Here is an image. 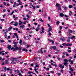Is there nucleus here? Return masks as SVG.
I'll return each instance as SVG.
<instances>
[{"label":"nucleus","instance_id":"nucleus-1","mask_svg":"<svg viewBox=\"0 0 76 76\" xmlns=\"http://www.w3.org/2000/svg\"><path fill=\"white\" fill-rule=\"evenodd\" d=\"M64 62L63 63L64 65L66 67H68V66L67 65V64H68V63H67L68 60L66 59H64Z\"/></svg>","mask_w":76,"mask_h":76},{"label":"nucleus","instance_id":"nucleus-2","mask_svg":"<svg viewBox=\"0 0 76 76\" xmlns=\"http://www.w3.org/2000/svg\"><path fill=\"white\" fill-rule=\"evenodd\" d=\"M13 47H15V48L13 47L11 49V50H13V51H15L18 50V47H17L16 45H14Z\"/></svg>","mask_w":76,"mask_h":76},{"label":"nucleus","instance_id":"nucleus-3","mask_svg":"<svg viewBox=\"0 0 76 76\" xmlns=\"http://www.w3.org/2000/svg\"><path fill=\"white\" fill-rule=\"evenodd\" d=\"M39 67V65H38V64H36V66H35L34 69V71L36 73H37V74H38V72L37 71V67Z\"/></svg>","mask_w":76,"mask_h":76},{"label":"nucleus","instance_id":"nucleus-4","mask_svg":"<svg viewBox=\"0 0 76 76\" xmlns=\"http://www.w3.org/2000/svg\"><path fill=\"white\" fill-rule=\"evenodd\" d=\"M17 60V59L16 58H11V61H16Z\"/></svg>","mask_w":76,"mask_h":76},{"label":"nucleus","instance_id":"nucleus-5","mask_svg":"<svg viewBox=\"0 0 76 76\" xmlns=\"http://www.w3.org/2000/svg\"><path fill=\"white\" fill-rule=\"evenodd\" d=\"M18 25V23L17 21H15L14 22V24H13V25L15 26H17Z\"/></svg>","mask_w":76,"mask_h":76},{"label":"nucleus","instance_id":"nucleus-6","mask_svg":"<svg viewBox=\"0 0 76 76\" xmlns=\"http://www.w3.org/2000/svg\"><path fill=\"white\" fill-rule=\"evenodd\" d=\"M9 59H7L5 61V63L6 64H9Z\"/></svg>","mask_w":76,"mask_h":76},{"label":"nucleus","instance_id":"nucleus-7","mask_svg":"<svg viewBox=\"0 0 76 76\" xmlns=\"http://www.w3.org/2000/svg\"><path fill=\"white\" fill-rule=\"evenodd\" d=\"M52 30V27L51 26H49V29H48V32H50Z\"/></svg>","mask_w":76,"mask_h":76},{"label":"nucleus","instance_id":"nucleus-8","mask_svg":"<svg viewBox=\"0 0 76 76\" xmlns=\"http://www.w3.org/2000/svg\"><path fill=\"white\" fill-rule=\"evenodd\" d=\"M59 67L60 68H61V69H63L64 68V65L62 66L61 64H59Z\"/></svg>","mask_w":76,"mask_h":76},{"label":"nucleus","instance_id":"nucleus-9","mask_svg":"<svg viewBox=\"0 0 76 76\" xmlns=\"http://www.w3.org/2000/svg\"><path fill=\"white\" fill-rule=\"evenodd\" d=\"M18 3H19V5H22V3L20 2V0H18Z\"/></svg>","mask_w":76,"mask_h":76},{"label":"nucleus","instance_id":"nucleus-10","mask_svg":"<svg viewBox=\"0 0 76 76\" xmlns=\"http://www.w3.org/2000/svg\"><path fill=\"white\" fill-rule=\"evenodd\" d=\"M72 44H66V46L67 47H68V46H72Z\"/></svg>","mask_w":76,"mask_h":76},{"label":"nucleus","instance_id":"nucleus-11","mask_svg":"<svg viewBox=\"0 0 76 76\" xmlns=\"http://www.w3.org/2000/svg\"><path fill=\"white\" fill-rule=\"evenodd\" d=\"M60 16L61 17V18H63V17L64 16V14L63 13H61L60 14Z\"/></svg>","mask_w":76,"mask_h":76},{"label":"nucleus","instance_id":"nucleus-12","mask_svg":"<svg viewBox=\"0 0 76 76\" xmlns=\"http://www.w3.org/2000/svg\"><path fill=\"white\" fill-rule=\"evenodd\" d=\"M51 62H50V63H51V65H54V64H53V63H55V62H54L52 60L51 61ZM52 62H53V63H52Z\"/></svg>","mask_w":76,"mask_h":76},{"label":"nucleus","instance_id":"nucleus-13","mask_svg":"<svg viewBox=\"0 0 76 76\" xmlns=\"http://www.w3.org/2000/svg\"><path fill=\"white\" fill-rule=\"evenodd\" d=\"M22 50L23 51H26L27 52V51H28V50H27V49L26 48H23L22 49Z\"/></svg>","mask_w":76,"mask_h":76},{"label":"nucleus","instance_id":"nucleus-14","mask_svg":"<svg viewBox=\"0 0 76 76\" xmlns=\"http://www.w3.org/2000/svg\"><path fill=\"white\" fill-rule=\"evenodd\" d=\"M56 6L57 7H60V5L58 4V3H57L56 4Z\"/></svg>","mask_w":76,"mask_h":76},{"label":"nucleus","instance_id":"nucleus-15","mask_svg":"<svg viewBox=\"0 0 76 76\" xmlns=\"http://www.w3.org/2000/svg\"><path fill=\"white\" fill-rule=\"evenodd\" d=\"M14 35H15L16 37V38H18V34L17 33H14Z\"/></svg>","mask_w":76,"mask_h":76},{"label":"nucleus","instance_id":"nucleus-16","mask_svg":"<svg viewBox=\"0 0 76 76\" xmlns=\"http://www.w3.org/2000/svg\"><path fill=\"white\" fill-rule=\"evenodd\" d=\"M11 47H12V46L11 45H9L7 47V48L8 50H10V49L11 48Z\"/></svg>","mask_w":76,"mask_h":76},{"label":"nucleus","instance_id":"nucleus-17","mask_svg":"<svg viewBox=\"0 0 76 76\" xmlns=\"http://www.w3.org/2000/svg\"><path fill=\"white\" fill-rule=\"evenodd\" d=\"M52 48H53V50H56V46H52Z\"/></svg>","mask_w":76,"mask_h":76},{"label":"nucleus","instance_id":"nucleus-18","mask_svg":"<svg viewBox=\"0 0 76 76\" xmlns=\"http://www.w3.org/2000/svg\"><path fill=\"white\" fill-rule=\"evenodd\" d=\"M60 40L64 41H65V39H64V38H61Z\"/></svg>","mask_w":76,"mask_h":76},{"label":"nucleus","instance_id":"nucleus-19","mask_svg":"<svg viewBox=\"0 0 76 76\" xmlns=\"http://www.w3.org/2000/svg\"><path fill=\"white\" fill-rule=\"evenodd\" d=\"M13 43L14 44H15V45H16L17 44H18V42H15V41L14 40L13 42Z\"/></svg>","mask_w":76,"mask_h":76},{"label":"nucleus","instance_id":"nucleus-20","mask_svg":"<svg viewBox=\"0 0 76 76\" xmlns=\"http://www.w3.org/2000/svg\"><path fill=\"white\" fill-rule=\"evenodd\" d=\"M20 28H22V29H23V28H25V25L20 26Z\"/></svg>","mask_w":76,"mask_h":76},{"label":"nucleus","instance_id":"nucleus-21","mask_svg":"<svg viewBox=\"0 0 76 76\" xmlns=\"http://www.w3.org/2000/svg\"><path fill=\"white\" fill-rule=\"evenodd\" d=\"M48 40L50 41V42H51L52 44H54V42L51 39H48Z\"/></svg>","mask_w":76,"mask_h":76},{"label":"nucleus","instance_id":"nucleus-22","mask_svg":"<svg viewBox=\"0 0 76 76\" xmlns=\"http://www.w3.org/2000/svg\"><path fill=\"white\" fill-rule=\"evenodd\" d=\"M69 7L70 9H71V8H72V7H73V6L72 5H69Z\"/></svg>","mask_w":76,"mask_h":76},{"label":"nucleus","instance_id":"nucleus-23","mask_svg":"<svg viewBox=\"0 0 76 76\" xmlns=\"http://www.w3.org/2000/svg\"><path fill=\"white\" fill-rule=\"evenodd\" d=\"M26 22H27V21H25L24 22H23V23L24 25H26Z\"/></svg>","mask_w":76,"mask_h":76},{"label":"nucleus","instance_id":"nucleus-24","mask_svg":"<svg viewBox=\"0 0 76 76\" xmlns=\"http://www.w3.org/2000/svg\"><path fill=\"white\" fill-rule=\"evenodd\" d=\"M39 27H37V28H36L35 29L36 31H38L39 30Z\"/></svg>","mask_w":76,"mask_h":76},{"label":"nucleus","instance_id":"nucleus-25","mask_svg":"<svg viewBox=\"0 0 76 76\" xmlns=\"http://www.w3.org/2000/svg\"><path fill=\"white\" fill-rule=\"evenodd\" d=\"M11 64H16V62L14 61H12L11 62Z\"/></svg>","mask_w":76,"mask_h":76},{"label":"nucleus","instance_id":"nucleus-26","mask_svg":"<svg viewBox=\"0 0 76 76\" xmlns=\"http://www.w3.org/2000/svg\"><path fill=\"white\" fill-rule=\"evenodd\" d=\"M12 29V27H9L8 28L9 31H10V30H11Z\"/></svg>","mask_w":76,"mask_h":76},{"label":"nucleus","instance_id":"nucleus-27","mask_svg":"<svg viewBox=\"0 0 76 76\" xmlns=\"http://www.w3.org/2000/svg\"><path fill=\"white\" fill-rule=\"evenodd\" d=\"M68 32H69V33H72V32H73V31L72 30H69V31Z\"/></svg>","mask_w":76,"mask_h":76},{"label":"nucleus","instance_id":"nucleus-28","mask_svg":"<svg viewBox=\"0 0 76 76\" xmlns=\"http://www.w3.org/2000/svg\"><path fill=\"white\" fill-rule=\"evenodd\" d=\"M66 53H67L66 52H64L62 54H63V55H66Z\"/></svg>","mask_w":76,"mask_h":76},{"label":"nucleus","instance_id":"nucleus-29","mask_svg":"<svg viewBox=\"0 0 76 76\" xmlns=\"http://www.w3.org/2000/svg\"><path fill=\"white\" fill-rule=\"evenodd\" d=\"M59 23H60V21H58L56 23V24L57 25H58L59 24Z\"/></svg>","mask_w":76,"mask_h":76},{"label":"nucleus","instance_id":"nucleus-30","mask_svg":"<svg viewBox=\"0 0 76 76\" xmlns=\"http://www.w3.org/2000/svg\"><path fill=\"white\" fill-rule=\"evenodd\" d=\"M69 70H70L71 72H73V71L74 70H73L72 68H70Z\"/></svg>","mask_w":76,"mask_h":76},{"label":"nucleus","instance_id":"nucleus-31","mask_svg":"<svg viewBox=\"0 0 76 76\" xmlns=\"http://www.w3.org/2000/svg\"><path fill=\"white\" fill-rule=\"evenodd\" d=\"M75 38V36H72V37H71V39H73V38Z\"/></svg>","mask_w":76,"mask_h":76},{"label":"nucleus","instance_id":"nucleus-32","mask_svg":"<svg viewBox=\"0 0 76 76\" xmlns=\"http://www.w3.org/2000/svg\"><path fill=\"white\" fill-rule=\"evenodd\" d=\"M4 52H5V51H4V50L0 51V55L1 54V53H4Z\"/></svg>","mask_w":76,"mask_h":76},{"label":"nucleus","instance_id":"nucleus-33","mask_svg":"<svg viewBox=\"0 0 76 76\" xmlns=\"http://www.w3.org/2000/svg\"><path fill=\"white\" fill-rule=\"evenodd\" d=\"M26 16L27 17V18H27V20L29 19V18H30L29 16V15H26Z\"/></svg>","mask_w":76,"mask_h":76},{"label":"nucleus","instance_id":"nucleus-34","mask_svg":"<svg viewBox=\"0 0 76 76\" xmlns=\"http://www.w3.org/2000/svg\"><path fill=\"white\" fill-rule=\"evenodd\" d=\"M19 44H22V41L21 40H20Z\"/></svg>","mask_w":76,"mask_h":76},{"label":"nucleus","instance_id":"nucleus-35","mask_svg":"<svg viewBox=\"0 0 76 76\" xmlns=\"http://www.w3.org/2000/svg\"><path fill=\"white\" fill-rule=\"evenodd\" d=\"M31 6H32V7H33V9H34V10H35V7L33 5H32Z\"/></svg>","mask_w":76,"mask_h":76},{"label":"nucleus","instance_id":"nucleus-36","mask_svg":"<svg viewBox=\"0 0 76 76\" xmlns=\"http://www.w3.org/2000/svg\"><path fill=\"white\" fill-rule=\"evenodd\" d=\"M57 75L58 76H61V74L60 73H58L57 74Z\"/></svg>","mask_w":76,"mask_h":76},{"label":"nucleus","instance_id":"nucleus-37","mask_svg":"<svg viewBox=\"0 0 76 76\" xmlns=\"http://www.w3.org/2000/svg\"><path fill=\"white\" fill-rule=\"evenodd\" d=\"M22 23H23V22H21L20 23H18V24L19 25H21V24H22Z\"/></svg>","mask_w":76,"mask_h":76},{"label":"nucleus","instance_id":"nucleus-38","mask_svg":"<svg viewBox=\"0 0 76 76\" xmlns=\"http://www.w3.org/2000/svg\"><path fill=\"white\" fill-rule=\"evenodd\" d=\"M6 10L5 9H4L3 10V12H6Z\"/></svg>","mask_w":76,"mask_h":76},{"label":"nucleus","instance_id":"nucleus-39","mask_svg":"<svg viewBox=\"0 0 76 76\" xmlns=\"http://www.w3.org/2000/svg\"><path fill=\"white\" fill-rule=\"evenodd\" d=\"M31 73H32V72L31 71H29L27 72L28 74H31Z\"/></svg>","mask_w":76,"mask_h":76},{"label":"nucleus","instance_id":"nucleus-40","mask_svg":"<svg viewBox=\"0 0 76 76\" xmlns=\"http://www.w3.org/2000/svg\"><path fill=\"white\" fill-rule=\"evenodd\" d=\"M6 16V14H4L3 15H2L3 18H4Z\"/></svg>","mask_w":76,"mask_h":76},{"label":"nucleus","instance_id":"nucleus-41","mask_svg":"<svg viewBox=\"0 0 76 76\" xmlns=\"http://www.w3.org/2000/svg\"><path fill=\"white\" fill-rule=\"evenodd\" d=\"M4 70L5 71H6V67H4Z\"/></svg>","mask_w":76,"mask_h":76},{"label":"nucleus","instance_id":"nucleus-42","mask_svg":"<svg viewBox=\"0 0 76 76\" xmlns=\"http://www.w3.org/2000/svg\"><path fill=\"white\" fill-rule=\"evenodd\" d=\"M67 42H70V39H68L67 40H66Z\"/></svg>","mask_w":76,"mask_h":76},{"label":"nucleus","instance_id":"nucleus-43","mask_svg":"<svg viewBox=\"0 0 76 76\" xmlns=\"http://www.w3.org/2000/svg\"><path fill=\"white\" fill-rule=\"evenodd\" d=\"M1 20L2 21V22H4V19H1Z\"/></svg>","mask_w":76,"mask_h":76},{"label":"nucleus","instance_id":"nucleus-44","mask_svg":"<svg viewBox=\"0 0 76 76\" xmlns=\"http://www.w3.org/2000/svg\"><path fill=\"white\" fill-rule=\"evenodd\" d=\"M14 13V11H12L10 14L11 15H12Z\"/></svg>","mask_w":76,"mask_h":76},{"label":"nucleus","instance_id":"nucleus-45","mask_svg":"<svg viewBox=\"0 0 76 76\" xmlns=\"http://www.w3.org/2000/svg\"><path fill=\"white\" fill-rule=\"evenodd\" d=\"M27 47V48H29V45H26Z\"/></svg>","mask_w":76,"mask_h":76},{"label":"nucleus","instance_id":"nucleus-46","mask_svg":"<svg viewBox=\"0 0 76 76\" xmlns=\"http://www.w3.org/2000/svg\"><path fill=\"white\" fill-rule=\"evenodd\" d=\"M4 37L5 38H7V35L6 34H5L4 35Z\"/></svg>","mask_w":76,"mask_h":76},{"label":"nucleus","instance_id":"nucleus-47","mask_svg":"<svg viewBox=\"0 0 76 76\" xmlns=\"http://www.w3.org/2000/svg\"><path fill=\"white\" fill-rule=\"evenodd\" d=\"M73 64V61H72L71 62L70 64Z\"/></svg>","mask_w":76,"mask_h":76},{"label":"nucleus","instance_id":"nucleus-48","mask_svg":"<svg viewBox=\"0 0 76 76\" xmlns=\"http://www.w3.org/2000/svg\"><path fill=\"white\" fill-rule=\"evenodd\" d=\"M50 73H54V72L53 71H52L50 72Z\"/></svg>","mask_w":76,"mask_h":76},{"label":"nucleus","instance_id":"nucleus-49","mask_svg":"<svg viewBox=\"0 0 76 76\" xmlns=\"http://www.w3.org/2000/svg\"><path fill=\"white\" fill-rule=\"evenodd\" d=\"M71 61H72V60H71V59H69L68 60V61H69V62H71Z\"/></svg>","mask_w":76,"mask_h":76},{"label":"nucleus","instance_id":"nucleus-50","mask_svg":"<svg viewBox=\"0 0 76 76\" xmlns=\"http://www.w3.org/2000/svg\"><path fill=\"white\" fill-rule=\"evenodd\" d=\"M40 53H41V54H42V53H43V52L42 51V50H40Z\"/></svg>","mask_w":76,"mask_h":76},{"label":"nucleus","instance_id":"nucleus-51","mask_svg":"<svg viewBox=\"0 0 76 76\" xmlns=\"http://www.w3.org/2000/svg\"><path fill=\"white\" fill-rule=\"evenodd\" d=\"M66 56H67V57H68L69 56V54L68 53H66Z\"/></svg>","mask_w":76,"mask_h":76},{"label":"nucleus","instance_id":"nucleus-52","mask_svg":"<svg viewBox=\"0 0 76 76\" xmlns=\"http://www.w3.org/2000/svg\"><path fill=\"white\" fill-rule=\"evenodd\" d=\"M64 10H67V7H64Z\"/></svg>","mask_w":76,"mask_h":76},{"label":"nucleus","instance_id":"nucleus-53","mask_svg":"<svg viewBox=\"0 0 76 76\" xmlns=\"http://www.w3.org/2000/svg\"><path fill=\"white\" fill-rule=\"evenodd\" d=\"M38 2L39 3V4H40V3H41V0H39Z\"/></svg>","mask_w":76,"mask_h":76},{"label":"nucleus","instance_id":"nucleus-54","mask_svg":"<svg viewBox=\"0 0 76 76\" xmlns=\"http://www.w3.org/2000/svg\"><path fill=\"white\" fill-rule=\"evenodd\" d=\"M65 58V56L64 55H63L62 56V58Z\"/></svg>","mask_w":76,"mask_h":76},{"label":"nucleus","instance_id":"nucleus-55","mask_svg":"<svg viewBox=\"0 0 76 76\" xmlns=\"http://www.w3.org/2000/svg\"><path fill=\"white\" fill-rule=\"evenodd\" d=\"M37 60V58H35L33 59V61H35Z\"/></svg>","mask_w":76,"mask_h":76},{"label":"nucleus","instance_id":"nucleus-56","mask_svg":"<svg viewBox=\"0 0 76 76\" xmlns=\"http://www.w3.org/2000/svg\"><path fill=\"white\" fill-rule=\"evenodd\" d=\"M66 43H64L62 44V45H66Z\"/></svg>","mask_w":76,"mask_h":76},{"label":"nucleus","instance_id":"nucleus-57","mask_svg":"<svg viewBox=\"0 0 76 76\" xmlns=\"http://www.w3.org/2000/svg\"><path fill=\"white\" fill-rule=\"evenodd\" d=\"M58 10H61V8H60V7H58Z\"/></svg>","mask_w":76,"mask_h":76},{"label":"nucleus","instance_id":"nucleus-58","mask_svg":"<svg viewBox=\"0 0 76 76\" xmlns=\"http://www.w3.org/2000/svg\"><path fill=\"white\" fill-rule=\"evenodd\" d=\"M68 53H71V52H72V50H68Z\"/></svg>","mask_w":76,"mask_h":76},{"label":"nucleus","instance_id":"nucleus-59","mask_svg":"<svg viewBox=\"0 0 76 76\" xmlns=\"http://www.w3.org/2000/svg\"><path fill=\"white\" fill-rule=\"evenodd\" d=\"M48 18L49 20H50V19H51V18H50V17H48Z\"/></svg>","mask_w":76,"mask_h":76},{"label":"nucleus","instance_id":"nucleus-60","mask_svg":"<svg viewBox=\"0 0 76 76\" xmlns=\"http://www.w3.org/2000/svg\"><path fill=\"white\" fill-rule=\"evenodd\" d=\"M31 66H34V64H31Z\"/></svg>","mask_w":76,"mask_h":76},{"label":"nucleus","instance_id":"nucleus-61","mask_svg":"<svg viewBox=\"0 0 76 76\" xmlns=\"http://www.w3.org/2000/svg\"><path fill=\"white\" fill-rule=\"evenodd\" d=\"M74 58H76V54H75V55L74 56Z\"/></svg>","mask_w":76,"mask_h":76},{"label":"nucleus","instance_id":"nucleus-62","mask_svg":"<svg viewBox=\"0 0 76 76\" xmlns=\"http://www.w3.org/2000/svg\"><path fill=\"white\" fill-rule=\"evenodd\" d=\"M18 49L19 50H21V48L20 47L18 48Z\"/></svg>","mask_w":76,"mask_h":76},{"label":"nucleus","instance_id":"nucleus-63","mask_svg":"<svg viewBox=\"0 0 76 76\" xmlns=\"http://www.w3.org/2000/svg\"><path fill=\"white\" fill-rule=\"evenodd\" d=\"M24 65L25 66H27L28 65V64L26 63H24Z\"/></svg>","mask_w":76,"mask_h":76},{"label":"nucleus","instance_id":"nucleus-64","mask_svg":"<svg viewBox=\"0 0 76 76\" xmlns=\"http://www.w3.org/2000/svg\"><path fill=\"white\" fill-rule=\"evenodd\" d=\"M13 18L14 19H15V18H16V16H15V15H13Z\"/></svg>","mask_w":76,"mask_h":76}]
</instances>
